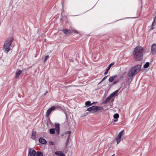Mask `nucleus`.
I'll return each instance as SVG.
<instances>
[{"label":"nucleus","mask_w":156,"mask_h":156,"mask_svg":"<svg viewBox=\"0 0 156 156\" xmlns=\"http://www.w3.org/2000/svg\"><path fill=\"white\" fill-rule=\"evenodd\" d=\"M144 49L140 46H137L134 50L133 55L134 59L136 61H141L143 58Z\"/></svg>","instance_id":"f257e3e1"},{"label":"nucleus","mask_w":156,"mask_h":156,"mask_svg":"<svg viewBox=\"0 0 156 156\" xmlns=\"http://www.w3.org/2000/svg\"><path fill=\"white\" fill-rule=\"evenodd\" d=\"M141 67V65H137L131 68L128 73V76L129 77L134 76L140 70Z\"/></svg>","instance_id":"f03ea898"},{"label":"nucleus","mask_w":156,"mask_h":156,"mask_svg":"<svg viewBox=\"0 0 156 156\" xmlns=\"http://www.w3.org/2000/svg\"><path fill=\"white\" fill-rule=\"evenodd\" d=\"M13 40V38L10 37L5 42L3 46V50L5 52L8 53L9 51Z\"/></svg>","instance_id":"7ed1b4c3"},{"label":"nucleus","mask_w":156,"mask_h":156,"mask_svg":"<svg viewBox=\"0 0 156 156\" xmlns=\"http://www.w3.org/2000/svg\"><path fill=\"white\" fill-rule=\"evenodd\" d=\"M103 110V107L97 106H92L88 108L87 109V111L91 112L93 113L97 112H101Z\"/></svg>","instance_id":"20e7f679"},{"label":"nucleus","mask_w":156,"mask_h":156,"mask_svg":"<svg viewBox=\"0 0 156 156\" xmlns=\"http://www.w3.org/2000/svg\"><path fill=\"white\" fill-rule=\"evenodd\" d=\"M124 134V130H122L118 134L115 139L117 144H118L120 142L121 136L123 135Z\"/></svg>","instance_id":"39448f33"},{"label":"nucleus","mask_w":156,"mask_h":156,"mask_svg":"<svg viewBox=\"0 0 156 156\" xmlns=\"http://www.w3.org/2000/svg\"><path fill=\"white\" fill-rule=\"evenodd\" d=\"M36 152L34 150L30 149L28 150V156H35Z\"/></svg>","instance_id":"423d86ee"},{"label":"nucleus","mask_w":156,"mask_h":156,"mask_svg":"<svg viewBox=\"0 0 156 156\" xmlns=\"http://www.w3.org/2000/svg\"><path fill=\"white\" fill-rule=\"evenodd\" d=\"M56 107L55 106H53L50 108L47 111V112L46 113V115L47 116H48L51 113V112L54 111L55 108Z\"/></svg>","instance_id":"0eeeda50"},{"label":"nucleus","mask_w":156,"mask_h":156,"mask_svg":"<svg viewBox=\"0 0 156 156\" xmlns=\"http://www.w3.org/2000/svg\"><path fill=\"white\" fill-rule=\"evenodd\" d=\"M156 51V44H153L151 46V52L153 54L155 53Z\"/></svg>","instance_id":"6e6552de"},{"label":"nucleus","mask_w":156,"mask_h":156,"mask_svg":"<svg viewBox=\"0 0 156 156\" xmlns=\"http://www.w3.org/2000/svg\"><path fill=\"white\" fill-rule=\"evenodd\" d=\"M22 73V71L21 70L19 69H17L16 72L15 78H18Z\"/></svg>","instance_id":"1a4fd4ad"},{"label":"nucleus","mask_w":156,"mask_h":156,"mask_svg":"<svg viewBox=\"0 0 156 156\" xmlns=\"http://www.w3.org/2000/svg\"><path fill=\"white\" fill-rule=\"evenodd\" d=\"M63 31L66 35H69L70 34L73 33V32H71V31L68 29L63 30Z\"/></svg>","instance_id":"9d476101"},{"label":"nucleus","mask_w":156,"mask_h":156,"mask_svg":"<svg viewBox=\"0 0 156 156\" xmlns=\"http://www.w3.org/2000/svg\"><path fill=\"white\" fill-rule=\"evenodd\" d=\"M112 98L110 95H109L106 98V99L103 102V103L104 104H105L107 103L108 101H109L111 100Z\"/></svg>","instance_id":"9b49d317"},{"label":"nucleus","mask_w":156,"mask_h":156,"mask_svg":"<svg viewBox=\"0 0 156 156\" xmlns=\"http://www.w3.org/2000/svg\"><path fill=\"white\" fill-rule=\"evenodd\" d=\"M36 133L35 131H33L32 133V136H31V138L34 140H35L37 139L36 136Z\"/></svg>","instance_id":"f8f14e48"},{"label":"nucleus","mask_w":156,"mask_h":156,"mask_svg":"<svg viewBox=\"0 0 156 156\" xmlns=\"http://www.w3.org/2000/svg\"><path fill=\"white\" fill-rule=\"evenodd\" d=\"M39 141L40 143L43 144H45L47 143L46 140L41 137L39 139Z\"/></svg>","instance_id":"ddd939ff"},{"label":"nucleus","mask_w":156,"mask_h":156,"mask_svg":"<svg viewBox=\"0 0 156 156\" xmlns=\"http://www.w3.org/2000/svg\"><path fill=\"white\" fill-rule=\"evenodd\" d=\"M55 154L57 155L58 156H64L65 155L61 151H56L55 153Z\"/></svg>","instance_id":"4468645a"},{"label":"nucleus","mask_w":156,"mask_h":156,"mask_svg":"<svg viewBox=\"0 0 156 156\" xmlns=\"http://www.w3.org/2000/svg\"><path fill=\"white\" fill-rule=\"evenodd\" d=\"M119 90H117L113 92L112 94H111L110 95L111 96V97L112 98L113 97L116 96L118 95V92Z\"/></svg>","instance_id":"2eb2a0df"},{"label":"nucleus","mask_w":156,"mask_h":156,"mask_svg":"<svg viewBox=\"0 0 156 156\" xmlns=\"http://www.w3.org/2000/svg\"><path fill=\"white\" fill-rule=\"evenodd\" d=\"M156 17H154V20L152 24V29H153L154 28V26L156 25Z\"/></svg>","instance_id":"dca6fc26"},{"label":"nucleus","mask_w":156,"mask_h":156,"mask_svg":"<svg viewBox=\"0 0 156 156\" xmlns=\"http://www.w3.org/2000/svg\"><path fill=\"white\" fill-rule=\"evenodd\" d=\"M90 103L91 102L90 101H87L85 103V104L87 105V106H90V105H93V104H94L96 103V102H94L92 104H90Z\"/></svg>","instance_id":"f3484780"},{"label":"nucleus","mask_w":156,"mask_h":156,"mask_svg":"<svg viewBox=\"0 0 156 156\" xmlns=\"http://www.w3.org/2000/svg\"><path fill=\"white\" fill-rule=\"evenodd\" d=\"M36 154V156H43V154L41 151H37Z\"/></svg>","instance_id":"a211bd4d"},{"label":"nucleus","mask_w":156,"mask_h":156,"mask_svg":"<svg viewBox=\"0 0 156 156\" xmlns=\"http://www.w3.org/2000/svg\"><path fill=\"white\" fill-rule=\"evenodd\" d=\"M55 129L57 130L58 131V130H59L60 129V127H59V125L57 123H55Z\"/></svg>","instance_id":"6ab92c4d"},{"label":"nucleus","mask_w":156,"mask_h":156,"mask_svg":"<svg viewBox=\"0 0 156 156\" xmlns=\"http://www.w3.org/2000/svg\"><path fill=\"white\" fill-rule=\"evenodd\" d=\"M55 129H50V133L53 134L55 133Z\"/></svg>","instance_id":"aec40b11"},{"label":"nucleus","mask_w":156,"mask_h":156,"mask_svg":"<svg viewBox=\"0 0 156 156\" xmlns=\"http://www.w3.org/2000/svg\"><path fill=\"white\" fill-rule=\"evenodd\" d=\"M150 63L149 62H147L144 66V68H147L149 66Z\"/></svg>","instance_id":"412c9836"},{"label":"nucleus","mask_w":156,"mask_h":156,"mask_svg":"<svg viewBox=\"0 0 156 156\" xmlns=\"http://www.w3.org/2000/svg\"><path fill=\"white\" fill-rule=\"evenodd\" d=\"M119 117V115L118 114L116 113L115 114L113 115V117L115 119H118Z\"/></svg>","instance_id":"4be33fe9"},{"label":"nucleus","mask_w":156,"mask_h":156,"mask_svg":"<svg viewBox=\"0 0 156 156\" xmlns=\"http://www.w3.org/2000/svg\"><path fill=\"white\" fill-rule=\"evenodd\" d=\"M113 77L112 76L110 77L109 79V81L110 82H112L113 81Z\"/></svg>","instance_id":"5701e85b"},{"label":"nucleus","mask_w":156,"mask_h":156,"mask_svg":"<svg viewBox=\"0 0 156 156\" xmlns=\"http://www.w3.org/2000/svg\"><path fill=\"white\" fill-rule=\"evenodd\" d=\"M70 138V135H68V137H67V141H66V145H67L68 144V143L69 141V139Z\"/></svg>","instance_id":"b1692460"},{"label":"nucleus","mask_w":156,"mask_h":156,"mask_svg":"<svg viewBox=\"0 0 156 156\" xmlns=\"http://www.w3.org/2000/svg\"><path fill=\"white\" fill-rule=\"evenodd\" d=\"M114 62L112 63L111 64H110L108 66V68L110 69V68L113 65H114Z\"/></svg>","instance_id":"393cba45"},{"label":"nucleus","mask_w":156,"mask_h":156,"mask_svg":"<svg viewBox=\"0 0 156 156\" xmlns=\"http://www.w3.org/2000/svg\"><path fill=\"white\" fill-rule=\"evenodd\" d=\"M71 32H72L73 33H76L77 34H78L79 33V32H78L76 30H73L71 31Z\"/></svg>","instance_id":"a878e982"},{"label":"nucleus","mask_w":156,"mask_h":156,"mask_svg":"<svg viewBox=\"0 0 156 156\" xmlns=\"http://www.w3.org/2000/svg\"><path fill=\"white\" fill-rule=\"evenodd\" d=\"M48 57H49V56L48 55H47V56H45V59L44 61V62L47 60V59L48 58Z\"/></svg>","instance_id":"bb28decb"},{"label":"nucleus","mask_w":156,"mask_h":156,"mask_svg":"<svg viewBox=\"0 0 156 156\" xmlns=\"http://www.w3.org/2000/svg\"><path fill=\"white\" fill-rule=\"evenodd\" d=\"M49 143L50 145H53L54 144V143L52 141H49Z\"/></svg>","instance_id":"cd10ccee"},{"label":"nucleus","mask_w":156,"mask_h":156,"mask_svg":"<svg viewBox=\"0 0 156 156\" xmlns=\"http://www.w3.org/2000/svg\"><path fill=\"white\" fill-rule=\"evenodd\" d=\"M71 132L70 131H67L66 132V134H68V135H70Z\"/></svg>","instance_id":"c85d7f7f"},{"label":"nucleus","mask_w":156,"mask_h":156,"mask_svg":"<svg viewBox=\"0 0 156 156\" xmlns=\"http://www.w3.org/2000/svg\"><path fill=\"white\" fill-rule=\"evenodd\" d=\"M107 77H108V76H105L102 79V81H104V80H105L107 78Z\"/></svg>","instance_id":"c756f323"},{"label":"nucleus","mask_w":156,"mask_h":156,"mask_svg":"<svg viewBox=\"0 0 156 156\" xmlns=\"http://www.w3.org/2000/svg\"><path fill=\"white\" fill-rule=\"evenodd\" d=\"M108 71H107L106 70L105 72L104 73L105 75H106L108 73Z\"/></svg>","instance_id":"7c9ffc66"},{"label":"nucleus","mask_w":156,"mask_h":156,"mask_svg":"<svg viewBox=\"0 0 156 156\" xmlns=\"http://www.w3.org/2000/svg\"><path fill=\"white\" fill-rule=\"evenodd\" d=\"M118 120V119H115L114 120V122H116Z\"/></svg>","instance_id":"2f4dec72"},{"label":"nucleus","mask_w":156,"mask_h":156,"mask_svg":"<svg viewBox=\"0 0 156 156\" xmlns=\"http://www.w3.org/2000/svg\"><path fill=\"white\" fill-rule=\"evenodd\" d=\"M109 70V69L108 68V67L106 68V70L107 71H108Z\"/></svg>","instance_id":"473e14b6"},{"label":"nucleus","mask_w":156,"mask_h":156,"mask_svg":"<svg viewBox=\"0 0 156 156\" xmlns=\"http://www.w3.org/2000/svg\"><path fill=\"white\" fill-rule=\"evenodd\" d=\"M59 130H58V131L57 130H56V132H57V133H58V134H59Z\"/></svg>","instance_id":"72a5a7b5"},{"label":"nucleus","mask_w":156,"mask_h":156,"mask_svg":"<svg viewBox=\"0 0 156 156\" xmlns=\"http://www.w3.org/2000/svg\"><path fill=\"white\" fill-rule=\"evenodd\" d=\"M117 76V75H114L113 77V79H114V78H116Z\"/></svg>","instance_id":"f704fd0d"},{"label":"nucleus","mask_w":156,"mask_h":156,"mask_svg":"<svg viewBox=\"0 0 156 156\" xmlns=\"http://www.w3.org/2000/svg\"><path fill=\"white\" fill-rule=\"evenodd\" d=\"M112 156H115V155L114 154L112 155Z\"/></svg>","instance_id":"c9c22d12"},{"label":"nucleus","mask_w":156,"mask_h":156,"mask_svg":"<svg viewBox=\"0 0 156 156\" xmlns=\"http://www.w3.org/2000/svg\"><path fill=\"white\" fill-rule=\"evenodd\" d=\"M101 83V82L99 83V84Z\"/></svg>","instance_id":"e433bc0d"},{"label":"nucleus","mask_w":156,"mask_h":156,"mask_svg":"<svg viewBox=\"0 0 156 156\" xmlns=\"http://www.w3.org/2000/svg\"><path fill=\"white\" fill-rule=\"evenodd\" d=\"M103 81H102V80H101V82H102Z\"/></svg>","instance_id":"4c0bfd02"},{"label":"nucleus","mask_w":156,"mask_h":156,"mask_svg":"<svg viewBox=\"0 0 156 156\" xmlns=\"http://www.w3.org/2000/svg\"><path fill=\"white\" fill-rule=\"evenodd\" d=\"M115 82L114 83V84H115Z\"/></svg>","instance_id":"58836bf2"},{"label":"nucleus","mask_w":156,"mask_h":156,"mask_svg":"<svg viewBox=\"0 0 156 156\" xmlns=\"http://www.w3.org/2000/svg\"><path fill=\"white\" fill-rule=\"evenodd\" d=\"M114 101V99H113L112 100V101Z\"/></svg>","instance_id":"ea45409f"}]
</instances>
